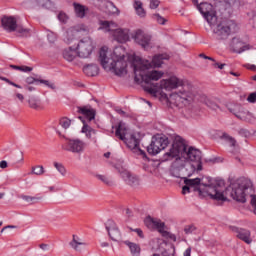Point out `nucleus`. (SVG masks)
Listing matches in <instances>:
<instances>
[{
	"instance_id": "nucleus-2",
	"label": "nucleus",
	"mask_w": 256,
	"mask_h": 256,
	"mask_svg": "<svg viewBox=\"0 0 256 256\" xmlns=\"http://www.w3.org/2000/svg\"><path fill=\"white\" fill-rule=\"evenodd\" d=\"M178 158L196 165L197 171H203L201 151L193 146L188 147L185 144V139L177 135L174 137L171 148L164 153L162 161H173V159Z\"/></svg>"
},
{
	"instance_id": "nucleus-40",
	"label": "nucleus",
	"mask_w": 256,
	"mask_h": 256,
	"mask_svg": "<svg viewBox=\"0 0 256 256\" xmlns=\"http://www.w3.org/2000/svg\"><path fill=\"white\" fill-rule=\"evenodd\" d=\"M54 167L57 169L59 173H61L63 176L67 174V169H65V166L62 163L54 162Z\"/></svg>"
},
{
	"instance_id": "nucleus-52",
	"label": "nucleus",
	"mask_w": 256,
	"mask_h": 256,
	"mask_svg": "<svg viewBox=\"0 0 256 256\" xmlns=\"http://www.w3.org/2000/svg\"><path fill=\"white\" fill-rule=\"evenodd\" d=\"M239 135H241L242 137H249L251 135V133L249 132V130L245 129V128H241L238 131Z\"/></svg>"
},
{
	"instance_id": "nucleus-54",
	"label": "nucleus",
	"mask_w": 256,
	"mask_h": 256,
	"mask_svg": "<svg viewBox=\"0 0 256 256\" xmlns=\"http://www.w3.org/2000/svg\"><path fill=\"white\" fill-rule=\"evenodd\" d=\"M159 0H151L150 1V9H157L159 7Z\"/></svg>"
},
{
	"instance_id": "nucleus-18",
	"label": "nucleus",
	"mask_w": 256,
	"mask_h": 256,
	"mask_svg": "<svg viewBox=\"0 0 256 256\" xmlns=\"http://www.w3.org/2000/svg\"><path fill=\"white\" fill-rule=\"evenodd\" d=\"M112 37L114 38V41H117L118 43H127V41H129V29L116 27L112 32Z\"/></svg>"
},
{
	"instance_id": "nucleus-6",
	"label": "nucleus",
	"mask_w": 256,
	"mask_h": 256,
	"mask_svg": "<svg viewBox=\"0 0 256 256\" xmlns=\"http://www.w3.org/2000/svg\"><path fill=\"white\" fill-rule=\"evenodd\" d=\"M107 54V47H102L99 51V61L103 69H105V71H112L115 75H117V77L127 75V60H111Z\"/></svg>"
},
{
	"instance_id": "nucleus-28",
	"label": "nucleus",
	"mask_w": 256,
	"mask_h": 256,
	"mask_svg": "<svg viewBox=\"0 0 256 256\" xmlns=\"http://www.w3.org/2000/svg\"><path fill=\"white\" fill-rule=\"evenodd\" d=\"M73 7L76 17H79L80 19H83L85 15H87V11H89V8L87 6L79 4L77 2L73 3Z\"/></svg>"
},
{
	"instance_id": "nucleus-47",
	"label": "nucleus",
	"mask_w": 256,
	"mask_h": 256,
	"mask_svg": "<svg viewBox=\"0 0 256 256\" xmlns=\"http://www.w3.org/2000/svg\"><path fill=\"white\" fill-rule=\"evenodd\" d=\"M47 39L49 43H55L57 41V34L54 32L48 31Z\"/></svg>"
},
{
	"instance_id": "nucleus-29",
	"label": "nucleus",
	"mask_w": 256,
	"mask_h": 256,
	"mask_svg": "<svg viewBox=\"0 0 256 256\" xmlns=\"http://www.w3.org/2000/svg\"><path fill=\"white\" fill-rule=\"evenodd\" d=\"M25 83H27V85H33V83H43V85H46V87H49L50 89H55V84L50 83L49 80L37 79L33 76L27 77L25 79Z\"/></svg>"
},
{
	"instance_id": "nucleus-4",
	"label": "nucleus",
	"mask_w": 256,
	"mask_h": 256,
	"mask_svg": "<svg viewBox=\"0 0 256 256\" xmlns=\"http://www.w3.org/2000/svg\"><path fill=\"white\" fill-rule=\"evenodd\" d=\"M177 87L182 88L176 93V101L183 103V105H189L193 99L191 97V92L185 90V84H183L182 80L177 78V76H172L161 82H156L155 84H152V87H145V91L150 93V95H155L160 89L173 91V89H177Z\"/></svg>"
},
{
	"instance_id": "nucleus-42",
	"label": "nucleus",
	"mask_w": 256,
	"mask_h": 256,
	"mask_svg": "<svg viewBox=\"0 0 256 256\" xmlns=\"http://www.w3.org/2000/svg\"><path fill=\"white\" fill-rule=\"evenodd\" d=\"M161 235L162 237H164L165 239H171L172 241H177V236H175V234L169 232V231H161Z\"/></svg>"
},
{
	"instance_id": "nucleus-32",
	"label": "nucleus",
	"mask_w": 256,
	"mask_h": 256,
	"mask_svg": "<svg viewBox=\"0 0 256 256\" xmlns=\"http://www.w3.org/2000/svg\"><path fill=\"white\" fill-rule=\"evenodd\" d=\"M124 243L129 247L132 256H141V246L139 244L130 241H125Z\"/></svg>"
},
{
	"instance_id": "nucleus-56",
	"label": "nucleus",
	"mask_w": 256,
	"mask_h": 256,
	"mask_svg": "<svg viewBox=\"0 0 256 256\" xmlns=\"http://www.w3.org/2000/svg\"><path fill=\"white\" fill-rule=\"evenodd\" d=\"M58 19L59 21H62V23H65V21H67V15H65V13H60Z\"/></svg>"
},
{
	"instance_id": "nucleus-35",
	"label": "nucleus",
	"mask_w": 256,
	"mask_h": 256,
	"mask_svg": "<svg viewBox=\"0 0 256 256\" xmlns=\"http://www.w3.org/2000/svg\"><path fill=\"white\" fill-rule=\"evenodd\" d=\"M20 199H22L26 203H29V205H35V203H37L38 201H41V199H43V197H41V196H29V195L22 194V195H20Z\"/></svg>"
},
{
	"instance_id": "nucleus-30",
	"label": "nucleus",
	"mask_w": 256,
	"mask_h": 256,
	"mask_svg": "<svg viewBox=\"0 0 256 256\" xmlns=\"http://www.w3.org/2000/svg\"><path fill=\"white\" fill-rule=\"evenodd\" d=\"M125 59V48L122 46H117L114 48L113 53L110 54V60H121Z\"/></svg>"
},
{
	"instance_id": "nucleus-33",
	"label": "nucleus",
	"mask_w": 256,
	"mask_h": 256,
	"mask_svg": "<svg viewBox=\"0 0 256 256\" xmlns=\"http://www.w3.org/2000/svg\"><path fill=\"white\" fill-rule=\"evenodd\" d=\"M236 117H237V119H240V121L249 122L253 119V114L251 112H249V110H245L242 107Z\"/></svg>"
},
{
	"instance_id": "nucleus-60",
	"label": "nucleus",
	"mask_w": 256,
	"mask_h": 256,
	"mask_svg": "<svg viewBox=\"0 0 256 256\" xmlns=\"http://www.w3.org/2000/svg\"><path fill=\"white\" fill-rule=\"evenodd\" d=\"M16 97L17 99H19V101H23L25 99V97L21 93H16Z\"/></svg>"
},
{
	"instance_id": "nucleus-27",
	"label": "nucleus",
	"mask_w": 256,
	"mask_h": 256,
	"mask_svg": "<svg viewBox=\"0 0 256 256\" xmlns=\"http://www.w3.org/2000/svg\"><path fill=\"white\" fill-rule=\"evenodd\" d=\"M83 72L88 77H95L99 75V66L97 64H87L83 67Z\"/></svg>"
},
{
	"instance_id": "nucleus-34",
	"label": "nucleus",
	"mask_w": 256,
	"mask_h": 256,
	"mask_svg": "<svg viewBox=\"0 0 256 256\" xmlns=\"http://www.w3.org/2000/svg\"><path fill=\"white\" fill-rule=\"evenodd\" d=\"M28 105L30 109H35L36 111L39 109H43L41 107V99L35 97V96H30L28 99Z\"/></svg>"
},
{
	"instance_id": "nucleus-64",
	"label": "nucleus",
	"mask_w": 256,
	"mask_h": 256,
	"mask_svg": "<svg viewBox=\"0 0 256 256\" xmlns=\"http://www.w3.org/2000/svg\"><path fill=\"white\" fill-rule=\"evenodd\" d=\"M219 62H216L215 60L212 63V67H215L216 69H219Z\"/></svg>"
},
{
	"instance_id": "nucleus-51",
	"label": "nucleus",
	"mask_w": 256,
	"mask_h": 256,
	"mask_svg": "<svg viewBox=\"0 0 256 256\" xmlns=\"http://www.w3.org/2000/svg\"><path fill=\"white\" fill-rule=\"evenodd\" d=\"M38 7H47L51 1L49 0H36Z\"/></svg>"
},
{
	"instance_id": "nucleus-48",
	"label": "nucleus",
	"mask_w": 256,
	"mask_h": 256,
	"mask_svg": "<svg viewBox=\"0 0 256 256\" xmlns=\"http://www.w3.org/2000/svg\"><path fill=\"white\" fill-rule=\"evenodd\" d=\"M153 19L155 20V21H157V23H159V25H165V21H167V20H165V18H163L161 15H159V14H154L153 15Z\"/></svg>"
},
{
	"instance_id": "nucleus-23",
	"label": "nucleus",
	"mask_w": 256,
	"mask_h": 256,
	"mask_svg": "<svg viewBox=\"0 0 256 256\" xmlns=\"http://www.w3.org/2000/svg\"><path fill=\"white\" fill-rule=\"evenodd\" d=\"M145 225H147V227L153 225V227H155V229H158L159 233H161V231H165L163 229H165V224L163 222H161V220L159 219H155L151 216H147L146 219L144 220Z\"/></svg>"
},
{
	"instance_id": "nucleus-41",
	"label": "nucleus",
	"mask_w": 256,
	"mask_h": 256,
	"mask_svg": "<svg viewBox=\"0 0 256 256\" xmlns=\"http://www.w3.org/2000/svg\"><path fill=\"white\" fill-rule=\"evenodd\" d=\"M59 124L63 129H69V127H71V120H69L67 117H63L60 119Z\"/></svg>"
},
{
	"instance_id": "nucleus-46",
	"label": "nucleus",
	"mask_w": 256,
	"mask_h": 256,
	"mask_svg": "<svg viewBox=\"0 0 256 256\" xmlns=\"http://www.w3.org/2000/svg\"><path fill=\"white\" fill-rule=\"evenodd\" d=\"M162 256H175V246H171L169 249L164 250Z\"/></svg>"
},
{
	"instance_id": "nucleus-10",
	"label": "nucleus",
	"mask_w": 256,
	"mask_h": 256,
	"mask_svg": "<svg viewBox=\"0 0 256 256\" xmlns=\"http://www.w3.org/2000/svg\"><path fill=\"white\" fill-rule=\"evenodd\" d=\"M231 33H237V23L234 20L223 19L214 28V34L218 41L228 39Z\"/></svg>"
},
{
	"instance_id": "nucleus-26",
	"label": "nucleus",
	"mask_w": 256,
	"mask_h": 256,
	"mask_svg": "<svg viewBox=\"0 0 256 256\" xmlns=\"http://www.w3.org/2000/svg\"><path fill=\"white\" fill-rule=\"evenodd\" d=\"M77 33H79V30L75 29V27H71L64 33V42L68 45L73 43L75 41V38L77 37Z\"/></svg>"
},
{
	"instance_id": "nucleus-14",
	"label": "nucleus",
	"mask_w": 256,
	"mask_h": 256,
	"mask_svg": "<svg viewBox=\"0 0 256 256\" xmlns=\"http://www.w3.org/2000/svg\"><path fill=\"white\" fill-rule=\"evenodd\" d=\"M132 39H134L137 45H140L142 49H149L151 47V35L145 33L143 30L138 29L132 34Z\"/></svg>"
},
{
	"instance_id": "nucleus-5",
	"label": "nucleus",
	"mask_w": 256,
	"mask_h": 256,
	"mask_svg": "<svg viewBox=\"0 0 256 256\" xmlns=\"http://www.w3.org/2000/svg\"><path fill=\"white\" fill-rule=\"evenodd\" d=\"M225 185L220 187L224 197L227 201V196L230 195L234 201L238 203H247V196L253 197V182L249 178L241 177L235 182H232L225 190Z\"/></svg>"
},
{
	"instance_id": "nucleus-19",
	"label": "nucleus",
	"mask_w": 256,
	"mask_h": 256,
	"mask_svg": "<svg viewBox=\"0 0 256 256\" xmlns=\"http://www.w3.org/2000/svg\"><path fill=\"white\" fill-rule=\"evenodd\" d=\"M120 177L127 185H130V187H139V185H141L139 177L131 174L129 171H122Z\"/></svg>"
},
{
	"instance_id": "nucleus-43",
	"label": "nucleus",
	"mask_w": 256,
	"mask_h": 256,
	"mask_svg": "<svg viewBox=\"0 0 256 256\" xmlns=\"http://www.w3.org/2000/svg\"><path fill=\"white\" fill-rule=\"evenodd\" d=\"M0 80L5 81V83H8V85H12V87H16L17 89H23V87H21V85L16 84L15 82L9 80V78H5L3 76H0Z\"/></svg>"
},
{
	"instance_id": "nucleus-16",
	"label": "nucleus",
	"mask_w": 256,
	"mask_h": 256,
	"mask_svg": "<svg viewBox=\"0 0 256 256\" xmlns=\"http://www.w3.org/2000/svg\"><path fill=\"white\" fill-rule=\"evenodd\" d=\"M105 229L112 241H119L121 239V231L113 220H108L105 223Z\"/></svg>"
},
{
	"instance_id": "nucleus-1",
	"label": "nucleus",
	"mask_w": 256,
	"mask_h": 256,
	"mask_svg": "<svg viewBox=\"0 0 256 256\" xmlns=\"http://www.w3.org/2000/svg\"><path fill=\"white\" fill-rule=\"evenodd\" d=\"M170 56L167 53L163 54H156L152 61L149 62L148 60L141 64H135L134 62L131 64L134 71V81L135 83H141V81H144L146 83V87H153L155 83L153 81H159L165 75L163 71L159 70H152L149 71V69H155L161 67L165 61H169ZM145 71H149L145 74Z\"/></svg>"
},
{
	"instance_id": "nucleus-44",
	"label": "nucleus",
	"mask_w": 256,
	"mask_h": 256,
	"mask_svg": "<svg viewBox=\"0 0 256 256\" xmlns=\"http://www.w3.org/2000/svg\"><path fill=\"white\" fill-rule=\"evenodd\" d=\"M97 179L102 181V183H105V185H111L113 182L105 175L97 174Z\"/></svg>"
},
{
	"instance_id": "nucleus-39",
	"label": "nucleus",
	"mask_w": 256,
	"mask_h": 256,
	"mask_svg": "<svg viewBox=\"0 0 256 256\" xmlns=\"http://www.w3.org/2000/svg\"><path fill=\"white\" fill-rule=\"evenodd\" d=\"M222 139H225V141H227V143H229L230 147H235V145H237V141L235 140V138L231 137L227 133H224L222 135Z\"/></svg>"
},
{
	"instance_id": "nucleus-53",
	"label": "nucleus",
	"mask_w": 256,
	"mask_h": 256,
	"mask_svg": "<svg viewBox=\"0 0 256 256\" xmlns=\"http://www.w3.org/2000/svg\"><path fill=\"white\" fill-rule=\"evenodd\" d=\"M193 231H195V226H193V225L186 226L184 228V232L186 233V235L193 233Z\"/></svg>"
},
{
	"instance_id": "nucleus-63",
	"label": "nucleus",
	"mask_w": 256,
	"mask_h": 256,
	"mask_svg": "<svg viewBox=\"0 0 256 256\" xmlns=\"http://www.w3.org/2000/svg\"><path fill=\"white\" fill-rule=\"evenodd\" d=\"M219 62H216L215 60L212 63V67H215L216 69H219Z\"/></svg>"
},
{
	"instance_id": "nucleus-15",
	"label": "nucleus",
	"mask_w": 256,
	"mask_h": 256,
	"mask_svg": "<svg viewBox=\"0 0 256 256\" xmlns=\"http://www.w3.org/2000/svg\"><path fill=\"white\" fill-rule=\"evenodd\" d=\"M207 7L211 6L207 3H201L198 6V11L203 15L204 19L209 23L210 26L215 25L217 23V15L215 13L207 10Z\"/></svg>"
},
{
	"instance_id": "nucleus-61",
	"label": "nucleus",
	"mask_w": 256,
	"mask_h": 256,
	"mask_svg": "<svg viewBox=\"0 0 256 256\" xmlns=\"http://www.w3.org/2000/svg\"><path fill=\"white\" fill-rule=\"evenodd\" d=\"M184 256H191V247L187 248L184 252Z\"/></svg>"
},
{
	"instance_id": "nucleus-50",
	"label": "nucleus",
	"mask_w": 256,
	"mask_h": 256,
	"mask_svg": "<svg viewBox=\"0 0 256 256\" xmlns=\"http://www.w3.org/2000/svg\"><path fill=\"white\" fill-rule=\"evenodd\" d=\"M18 71H22L23 73H31V71H33V67L19 66Z\"/></svg>"
},
{
	"instance_id": "nucleus-58",
	"label": "nucleus",
	"mask_w": 256,
	"mask_h": 256,
	"mask_svg": "<svg viewBox=\"0 0 256 256\" xmlns=\"http://www.w3.org/2000/svg\"><path fill=\"white\" fill-rule=\"evenodd\" d=\"M0 168H1V169H7V161L2 160V161L0 162Z\"/></svg>"
},
{
	"instance_id": "nucleus-17",
	"label": "nucleus",
	"mask_w": 256,
	"mask_h": 256,
	"mask_svg": "<svg viewBox=\"0 0 256 256\" xmlns=\"http://www.w3.org/2000/svg\"><path fill=\"white\" fill-rule=\"evenodd\" d=\"M231 229L233 233H236V237L238 239L244 241V243H247V245H251V243L253 242V240L251 239V231L236 226H232Z\"/></svg>"
},
{
	"instance_id": "nucleus-31",
	"label": "nucleus",
	"mask_w": 256,
	"mask_h": 256,
	"mask_svg": "<svg viewBox=\"0 0 256 256\" xmlns=\"http://www.w3.org/2000/svg\"><path fill=\"white\" fill-rule=\"evenodd\" d=\"M76 57H79V54L73 47H69L63 51V58L66 61H75Z\"/></svg>"
},
{
	"instance_id": "nucleus-38",
	"label": "nucleus",
	"mask_w": 256,
	"mask_h": 256,
	"mask_svg": "<svg viewBox=\"0 0 256 256\" xmlns=\"http://www.w3.org/2000/svg\"><path fill=\"white\" fill-rule=\"evenodd\" d=\"M76 237L77 236L73 235V240L70 242V247L75 249V251H81V249H79V245H85V243L78 241Z\"/></svg>"
},
{
	"instance_id": "nucleus-45",
	"label": "nucleus",
	"mask_w": 256,
	"mask_h": 256,
	"mask_svg": "<svg viewBox=\"0 0 256 256\" xmlns=\"http://www.w3.org/2000/svg\"><path fill=\"white\" fill-rule=\"evenodd\" d=\"M32 173L34 175H43L45 173V168L43 166H36L32 168Z\"/></svg>"
},
{
	"instance_id": "nucleus-22",
	"label": "nucleus",
	"mask_w": 256,
	"mask_h": 256,
	"mask_svg": "<svg viewBox=\"0 0 256 256\" xmlns=\"http://www.w3.org/2000/svg\"><path fill=\"white\" fill-rule=\"evenodd\" d=\"M99 31H104L105 33H111L113 35V32L115 29H117L118 25L113 21H107V20H100L99 21Z\"/></svg>"
},
{
	"instance_id": "nucleus-11",
	"label": "nucleus",
	"mask_w": 256,
	"mask_h": 256,
	"mask_svg": "<svg viewBox=\"0 0 256 256\" xmlns=\"http://www.w3.org/2000/svg\"><path fill=\"white\" fill-rule=\"evenodd\" d=\"M169 145V137L163 134H157L152 137L151 143L147 146L149 155H158Z\"/></svg>"
},
{
	"instance_id": "nucleus-36",
	"label": "nucleus",
	"mask_w": 256,
	"mask_h": 256,
	"mask_svg": "<svg viewBox=\"0 0 256 256\" xmlns=\"http://www.w3.org/2000/svg\"><path fill=\"white\" fill-rule=\"evenodd\" d=\"M134 9L139 17H145V15H147L145 9H143V3L141 1H135Z\"/></svg>"
},
{
	"instance_id": "nucleus-20",
	"label": "nucleus",
	"mask_w": 256,
	"mask_h": 256,
	"mask_svg": "<svg viewBox=\"0 0 256 256\" xmlns=\"http://www.w3.org/2000/svg\"><path fill=\"white\" fill-rule=\"evenodd\" d=\"M78 113H80L81 115H83L84 117H82V119L85 121V119H87V121H93V119H95V109H93L91 106L87 105V106H78Z\"/></svg>"
},
{
	"instance_id": "nucleus-9",
	"label": "nucleus",
	"mask_w": 256,
	"mask_h": 256,
	"mask_svg": "<svg viewBox=\"0 0 256 256\" xmlns=\"http://www.w3.org/2000/svg\"><path fill=\"white\" fill-rule=\"evenodd\" d=\"M1 25L7 33H13L16 31L19 37L31 36V29L18 25L17 18L15 16H3L1 18Z\"/></svg>"
},
{
	"instance_id": "nucleus-8",
	"label": "nucleus",
	"mask_w": 256,
	"mask_h": 256,
	"mask_svg": "<svg viewBox=\"0 0 256 256\" xmlns=\"http://www.w3.org/2000/svg\"><path fill=\"white\" fill-rule=\"evenodd\" d=\"M175 161L171 164L170 174L176 179H188L197 171V164L185 162L183 158H174Z\"/></svg>"
},
{
	"instance_id": "nucleus-57",
	"label": "nucleus",
	"mask_w": 256,
	"mask_h": 256,
	"mask_svg": "<svg viewBox=\"0 0 256 256\" xmlns=\"http://www.w3.org/2000/svg\"><path fill=\"white\" fill-rule=\"evenodd\" d=\"M39 247H40V249H42V251H48L49 250V245L48 244H40Z\"/></svg>"
},
{
	"instance_id": "nucleus-12",
	"label": "nucleus",
	"mask_w": 256,
	"mask_h": 256,
	"mask_svg": "<svg viewBox=\"0 0 256 256\" xmlns=\"http://www.w3.org/2000/svg\"><path fill=\"white\" fill-rule=\"evenodd\" d=\"M93 49H95L93 46V40L89 37L80 40L76 47L78 57H81L82 59H87V57H90V55L93 53Z\"/></svg>"
},
{
	"instance_id": "nucleus-21",
	"label": "nucleus",
	"mask_w": 256,
	"mask_h": 256,
	"mask_svg": "<svg viewBox=\"0 0 256 256\" xmlns=\"http://www.w3.org/2000/svg\"><path fill=\"white\" fill-rule=\"evenodd\" d=\"M230 47L233 49L234 53H243V51H249V45L243 44V42L237 37L232 38Z\"/></svg>"
},
{
	"instance_id": "nucleus-25",
	"label": "nucleus",
	"mask_w": 256,
	"mask_h": 256,
	"mask_svg": "<svg viewBox=\"0 0 256 256\" xmlns=\"http://www.w3.org/2000/svg\"><path fill=\"white\" fill-rule=\"evenodd\" d=\"M78 119H81L83 123L82 133H85L87 139H91L93 135H97V130L89 126L88 123L83 119V116H79Z\"/></svg>"
},
{
	"instance_id": "nucleus-13",
	"label": "nucleus",
	"mask_w": 256,
	"mask_h": 256,
	"mask_svg": "<svg viewBox=\"0 0 256 256\" xmlns=\"http://www.w3.org/2000/svg\"><path fill=\"white\" fill-rule=\"evenodd\" d=\"M85 147H87V144L83 142V140L76 138L66 139V147H63L65 151H69L70 153H75L76 155H81L85 152Z\"/></svg>"
},
{
	"instance_id": "nucleus-7",
	"label": "nucleus",
	"mask_w": 256,
	"mask_h": 256,
	"mask_svg": "<svg viewBox=\"0 0 256 256\" xmlns=\"http://www.w3.org/2000/svg\"><path fill=\"white\" fill-rule=\"evenodd\" d=\"M115 129V136L120 139V141H123L125 145H127L128 149L138 151V153L142 155L143 159H148L147 153L139 148L140 140L137 138V136H135V134H131L129 136V129L125 123L119 122L118 125L115 126Z\"/></svg>"
},
{
	"instance_id": "nucleus-62",
	"label": "nucleus",
	"mask_w": 256,
	"mask_h": 256,
	"mask_svg": "<svg viewBox=\"0 0 256 256\" xmlns=\"http://www.w3.org/2000/svg\"><path fill=\"white\" fill-rule=\"evenodd\" d=\"M247 68L250 69V71H256V66L255 65H247Z\"/></svg>"
},
{
	"instance_id": "nucleus-24",
	"label": "nucleus",
	"mask_w": 256,
	"mask_h": 256,
	"mask_svg": "<svg viewBox=\"0 0 256 256\" xmlns=\"http://www.w3.org/2000/svg\"><path fill=\"white\" fill-rule=\"evenodd\" d=\"M201 101L202 103H205L209 107V109H212V111H217V109H220V100L217 98H209L204 95L201 97Z\"/></svg>"
},
{
	"instance_id": "nucleus-49",
	"label": "nucleus",
	"mask_w": 256,
	"mask_h": 256,
	"mask_svg": "<svg viewBox=\"0 0 256 256\" xmlns=\"http://www.w3.org/2000/svg\"><path fill=\"white\" fill-rule=\"evenodd\" d=\"M129 229L131 231H133L134 233H137V235H138V237H140V239H145V234H143V230H141V228L133 229V228L129 227Z\"/></svg>"
},
{
	"instance_id": "nucleus-55",
	"label": "nucleus",
	"mask_w": 256,
	"mask_h": 256,
	"mask_svg": "<svg viewBox=\"0 0 256 256\" xmlns=\"http://www.w3.org/2000/svg\"><path fill=\"white\" fill-rule=\"evenodd\" d=\"M247 101H248L249 103H255V101H256V92L251 93V94L248 96Z\"/></svg>"
},
{
	"instance_id": "nucleus-3",
	"label": "nucleus",
	"mask_w": 256,
	"mask_h": 256,
	"mask_svg": "<svg viewBox=\"0 0 256 256\" xmlns=\"http://www.w3.org/2000/svg\"><path fill=\"white\" fill-rule=\"evenodd\" d=\"M184 186L182 187V195H186V193H191V188L193 191H196L199 193V195H209L211 199H214V201H221L222 203L227 201V198L225 195H223V192L220 187H223L225 185V180L217 179L214 182L209 181V184H203L201 183V178H194L189 179L185 178L184 180Z\"/></svg>"
},
{
	"instance_id": "nucleus-37",
	"label": "nucleus",
	"mask_w": 256,
	"mask_h": 256,
	"mask_svg": "<svg viewBox=\"0 0 256 256\" xmlns=\"http://www.w3.org/2000/svg\"><path fill=\"white\" fill-rule=\"evenodd\" d=\"M241 108L242 106L240 104H231L228 106V111L237 117V115H239V111H241Z\"/></svg>"
},
{
	"instance_id": "nucleus-59",
	"label": "nucleus",
	"mask_w": 256,
	"mask_h": 256,
	"mask_svg": "<svg viewBox=\"0 0 256 256\" xmlns=\"http://www.w3.org/2000/svg\"><path fill=\"white\" fill-rule=\"evenodd\" d=\"M251 205H252V207H256V196H253V194H252V199H251Z\"/></svg>"
}]
</instances>
